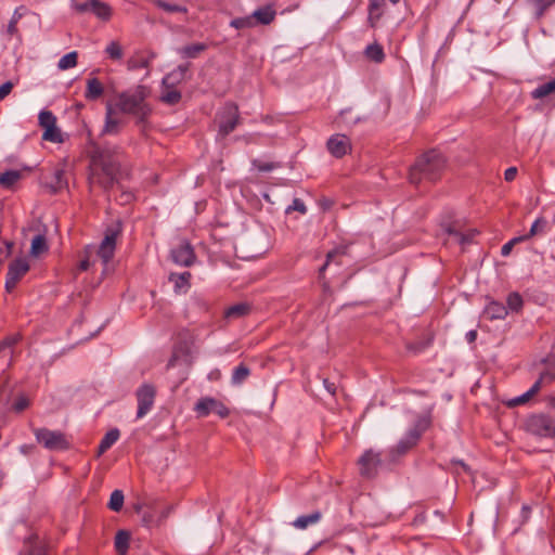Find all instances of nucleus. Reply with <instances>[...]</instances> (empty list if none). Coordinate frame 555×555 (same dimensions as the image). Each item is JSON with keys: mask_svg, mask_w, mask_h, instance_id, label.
Listing matches in <instances>:
<instances>
[{"mask_svg": "<svg viewBox=\"0 0 555 555\" xmlns=\"http://www.w3.org/2000/svg\"><path fill=\"white\" fill-rule=\"evenodd\" d=\"M89 182L107 191L122 175L125 152L120 146L90 143Z\"/></svg>", "mask_w": 555, "mask_h": 555, "instance_id": "1", "label": "nucleus"}, {"mask_svg": "<svg viewBox=\"0 0 555 555\" xmlns=\"http://www.w3.org/2000/svg\"><path fill=\"white\" fill-rule=\"evenodd\" d=\"M149 96V88L138 85L117 93L111 102L118 113L133 116L137 125L144 126L153 112L151 104L146 101Z\"/></svg>", "mask_w": 555, "mask_h": 555, "instance_id": "2", "label": "nucleus"}, {"mask_svg": "<svg viewBox=\"0 0 555 555\" xmlns=\"http://www.w3.org/2000/svg\"><path fill=\"white\" fill-rule=\"evenodd\" d=\"M446 157L437 150H429L422 154L411 166L409 179L412 184H418L423 180L435 182L440 179L446 168Z\"/></svg>", "mask_w": 555, "mask_h": 555, "instance_id": "3", "label": "nucleus"}, {"mask_svg": "<svg viewBox=\"0 0 555 555\" xmlns=\"http://www.w3.org/2000/svg\"><path fill=\"white\" fill-rule=\"evenodd\" d=\"M215 121L218 125V138L224 139L241 124L238 106L233 102H227L217 113Z\"/></svg>", "mask_w": 555, "mask_h": 555, "instance_id": "4", "label": "nucleus"}, {"mask_svg": "<svg viewBox=\"0 0 555 555\" xmlns=\"http://www.w3.org/2000/svg\"><path fill=\"white\" fill-rule=\"evenodd\" d=\"M37 441L50 451H64L70 447L66 435L59 430L38 428L35 430Z\"/></svg>", "mask_w": 555, "mask_h": 555, "instance_id": "5", "label": "nucleus"}, {"mask_svg": "<svg viewBox=\"0 0 555 555\" xmlns=\"http://www.w3.org/2000/svg\"><path fill=\"white\" fill-rule=\"evenodd\" d=\"M526 427L529 433L539 437H555V417L546 414L531 415Z\"/></svg>", "mask_w": 555, "mask_h": 555, "instance_id": "6", "label": "nucleus"}, {"mask_svg": "<svg viewBox=\"0 0 555 555\" xmlns=\"http://www.w3.org/2000/svg\"><path fill=\"white\" fill-rule=\"evenodd\" d=\"M138 401L137 418L145 416L154 405L156 398V388L154 385L145 383L135 391Z\"/></svg>", "mask_w": 555, "mask_h": 555, "instance_id": "7", "label": "nucleus"}, {"mask_svg": "<svg viewBox=\"0 0 555 555\" xmlns=\"http://www.w3.org/2000/svg\"><path fill=\"white\" fill-rule=\"evenodd\" d=\"M194 411L199 417H206L210 413H215L219 417L225 418L230 414V410L223 402L211 397H204L199 399L195 404Z\"/></svg>", "mask_w": 555, "mask_h": 555, "instance_id": "8", "label": "nucleus"}, {"mask_svg": "<svg viewBox=\"0 0 555 555\" xmlns=\"http://www.w3.org/2000/svg\"><path fill=\"white\" fill-rule=\"evenodd\" d=\"M29 263L24 258H16L9 264L7 278H5V289L8 293L14 291L20 281L29 271Z\"/></svg>", "mask_w": 555, "mask_h": 555, "instance_id": "9", "label": "nucleus"}, {"mask_svg": "<svg viewBox=\"0 0 555 555\" xmlns=\"http://www.w3.org/2000/svg\"><path fill=\"white\" fill-rule=\"evenodd\" d=\"M74 8L78 13L90 12L104 22L109 21L113 14L109 4L100 0H88L82 3H76Z\"/></svg>", "mask_w": 555, "mask_h": 555, "instance_id": "10", "label": "nucleus"}, {"mask_svg": "<svg viewBox=\"0 0 555 555\" xmlns=\"http://www.w3.org/2000/svg\"><path fill=\"white\" fill-rule=\"evenodd\" d=\"M382 463L380 454L373 450H366L358 460L359 472L362 477L373 478Z\"/></svg>", "mask_w": 555, "mask_h": 555, "instance_id": "11", "label": "nucleus"}, {"mask_svg": "<svg viewBox=\"0 0 555 555\" xmlns=\"http://www.w3.org/2000/svg\"><path fill=\"white\" fill-rule=\"evenodd\" d=\"M119 229H107L103 241L101 242L98 256L102 259L103 263H108L115 254L116 248V240L119 234Z\"/></svg>", "mask_w": 555, "mask_h": 555, "instance_id": "12", "label": "nucleus"}, {"mask_svg": "<svg viewBox=\"0 0 555 555\" xmlns=\"http://www.w3.org/2000/svg\"><path fill=\"white\" fill-rule=\"evenodd\" d=\"M172 261L178 266L190 267L195 261V253L188 242H181L170 251Z\"/></svg>", "mask_w": 555, "mask_h": 555, "instance_id": "13", "label": "nucleus"}, {"mask_svg": "<svg viewBox=\"0 0 555 555\" xmlns=\"http://www.w3.org/2000/svg\"><path fill=\"white\" fill-rule=\"evenodd\" d=\"M116 114H119L113 106L112 102H107L105 106V122L101 134H118L124 126L122 119L118 118Z\"/></svg>", "mask_w": 555, "mask_h": 555, "instance_id": "14", "label": "nucleus"}, {"mask_svg": "<svg viewBox=\"0 0 555 555\" xmlns=\"http://www.w3.org/2000/svg\"><path fill=\"white\" fill-rule=\"evenodd\" d=\"M328 152L336 158H341L351 151L350 140L345 134H334L326 143Z\"/></svg>", "mask_w": 555, "mask_h": 555, "instance_id": "15", "label": "nucleus"}, {"mask_svg": "<svg viewBox=\"0 0 555 555\" xmlns=\"http://www.w3.org/2000/svg\"><path fill=\"white\" fill-rule=\"evenodd\" d=\"M349 246L348 245H339L335 247L334 249L330 250L326 254V260L324 264L319 269V278H324L325 270L334 263L335 266L339 267L343 264V258L348 255Z\"/></svg>", "mask_w": 555, "mask_h": 555, "instance_id": "16", "label": "nucleus"}, {"mask_svg": "<svg viewBox=\"0 0 555 555\" xmlns=\"http://www.w3.org/2000/svg\"><path fill=\"white\" fill-rule=\"evenodd\" d=\"M156 57V53L153 51H140L135 52L127 62L129 70H137L142 68H149L151 62Z\"/></svg>", "mask_w": 555, "mask_h": 555, "instance_id": "17", "label": "nucleus"}, {"mask_svg": "<svg viewBox=\"0 0 555 555\" xmlns=\"http://www.w3.org/2000/svg\"><path fill=\"white\" fill-rule=\"evenodd\" d=\"M545 379V375L541 374L540 377L534 382V384L530 387L528 391L522 393L521 396L515 397L507 402V405L511 408L518 406L527 403L531 400L542 388V383Z\"/></svg>", "mask_w": 555, "mask_h": 555, "instance_id": "18", "label": "nucleus"}, {"mask_svg": "<svg viewBox=\"0 0 555 555\" xmlns=\"http://www.w3.org/2000/svg\"><path fill=\"white\" fill-rule=\"evenodd\" d=\"M103 83L95 77H89L86 81L85 99L87 101H98L104 94Z\"/></svg>", "mask_w": 555, "mask_h": 555, "instance_id": "19", "label": "nucleus"}, {"mask_svg": "<svg viewBox=\"0 0 555 555\" xmlns=\"http://www.w3.org/2000/svg\"><path fill=\"white\" fill-rule=\"evenodd\" d=\"M276 12L272 8V5H266L257 9L250 16H253V21H255L256 25H269L275 18Z\"/></svg>", "mask_w": 555, "mask_h": 555, "instance_id": "20", "label": "nucleus"}, {"mask_svg": "<svg viewBox=\"0 0 555 555\" xmlns=\"http://www.w3.org/2000/svg\"><path fill=\"white\" fill-rule=\"evenodd\" d=\"M251 311V306L247 302H240L225 309L224 318L228 320L240 319L248 315Z\"/></svg>", "mask_w": 555, "mask_h": 555, "instance_id": "21", "label": "nucleus"}, {"mask_svg": "<svg viewBox=\"0 0 555 555\" xmlns=\"http://www.w3.org/2000/svg\"><path fill=\"white\" fill-rule=\"evenodd\" d=\"M429 421L425 417L418 418L415 425L408 431L405 438L416 444L423 433L428 428Z\"/></svg>", "mask_w": 555, "mask_h": 555, "instance_id": "22", "label": "nucleus"}, {"mask_svg": "<svg viewBox=\"0 0 555 555\" xmlns=\"http://www.w3.org/2000/svg\"><path fill=\"white\" fill-rule=\"evenodd\" d=\"M119 436H120V433L117 428H113V429L108 430L104 435V437L102 438V440L98 447L96 455L101 456L108 449H111V447L118 440Z\"/></svg>", "mask_w": 555, "mask_h": 555, "instance_id": "23", "label": "nucleus"}, {"mask_svg": "<svg viewBox=\"0 0 555 555\" xmlns=\"http://www.w3.org/2000/svg\"><path fill=\"white\" fill-rule=\"evenodd\" d=\"M321 518H322V513L319 511H315L309 515H302V516L297 517L293 521V526L297 529L304 530V529L308 528L309 526L319 522L321 520Z\"/></svg>", "mask_w": 555, "mask_h": 555, "instance_id": "24", "label": "nucleus"}, {"mask_svg": "<svg viewBox=\"0 0 555 555\" xmlns=\"http://www.w3.org/2000/svg\"><path fill=\"white\" fill-rule=\"evenodd\" d=\"M448 233L450 235H452L459 244H461L462 246H465L466 244H469L473 242V240L476 236V234L478 233V231L475 229H469L466 232H462V231L456 230L453 227H449Z\"/></svg>", "mask_w": 555, "mask_h": 555, "instance_id": "25", "label": "nucleus"}, {"mask_svg": "<svg viewBox=\"0 0 555 555\" xmlns=\"http://www.w3.org/2000/svg\"><path fill=\"white\" fill-rule=\"evenodd\" d=\"M485 314L490 320L504 319L507 314V308L498 301H491L485 310Z\"/></svg>", "mask_w": 555, "mask_h": 555, "instance_id": "26", "label": "nucleus"}, {"mask_svg": "<svg viewBox=\"0 0 555 555\" xmlns=\"http://www.w3.org/2000/svg\"><path fill=\"white\" fill-rule=\"evenodd\" d=\"M207 50V44L203 42L188 44L178 50L184 59H196L202 52Z\"/></svg>", "mask_w": 555, "mask_h": 555, "instance_id": "27", "label": "nucleus"}, {"mask_svg": "<svg viewBox=\"0 0 555 555\" xmlns=\"http://www.w3.org/2000/svg\"><path fill=\"white\" fill-rule=\"evenodd\" d=\"M130 533L119 530L115 535V550L118 555H126L129 550Z\"/></svg>", "mask_w": 555, "mask_h": 555, "instance_id": "28", "label": "nucleus"}, {"mask_svg": "<svg viewBox=\"0 0 555 555\" xmlns=\"http://www.w3.org/2000/svg\"><path fill=\"white\" fill-rule=\"evenodd\" d=\"M364 55L367 60L377 64L382 63L385 60L384 49L377 42L369 44L364 50Z\"/></svg>", "mask_w": 555, "mask_h": 555, "instance_id": "29", "label": "nucleus"}, {"mask_svg": "<svg viewBox=\"0 0 555 555\" xmlns=\"http://www.w3.org/2000/svg\"><path fill=\"white\" fill-rule=\"evenodd\" d=\"M67 185L65 179V171L62 168H55L52 173V180L49 182V186L52 193H56Z\"/></svg>", "mask_w": 555, "mask_h": 555, "instance_id": "30", "label": "nucleus"}, {"mask_svg": "<svg viewBox=\"0 0 555 555\" xmlns=\"http://www.w3.org/2000/svg\"><path fill=\"white\" fill-rule=\"evenodd\" d=\"M383 5V0H370L369 2V25L374 28L376 26L377 21L382 17L380 8Z\"/></svg>", "mask_w": 555, "mask_h": 555, "instance_id": "31", "label": "nucleus"}, {"mask_svg": "<svg viewBox=\"0 0 555 555\" xmlns=\"http://www.w3.org/2000/svg\"><path fill=\"white\" fill-rule=\"evenodd\" d=\"M22 175L18 170H8L0 175V185L11 189L21 179Z\"/></svg>", "mask_w": 555, "mask_h": 555, "instance_id": "32", "label": "nucleus"}, {"mask_svg": "<svg viewBox=\"0 0 555 555\" xmlns=\"http://www.w3.org/2000/svg\"><path fill=\"white\" fill-rule=\"evenodd\" d=\"M553 92H555V78L550 80L546 83H543V85H540L539 87H537L531 92V96L534 100H540V99H543V98L550 95Z\"/></svg>", "mask_w": 555, "mask_h": 555, "instance_id": "33", "label": "nucleus"}, {"mask_svg": "<svg viewBox=\"0 0 555 555\" xmlns=\"http://www.w3.org/2000/svg\"><path fill=\"white\" fill-rule=\"evenodd\" d=\"M534 7L537 20H541L547 10L555 4V0H528Z\"/></svg>", "mask_w": 555, "mask_h": 555, "instance_id": "34", "label": "nucleus"}, {"mask_svg": "<svg viewBox=\"0 0 555 555\" xmlns=\"http://www.w3.org/2000/svg\"><path fill=\"white\" fill-rule=\"evenodd\" d=\"M18 555H48L47 550L36 541H29L25 543L23 550Z\"/></svg>", "mask_w": 555, "mask_h": 555, "instance_id": "35", "label": "nucleus"}, {"mask_svg": "<svg viewBox=\"0 0 555 555\" xmlns=\"http://www.w3.org/2000/svg\"><path fill=\"white\" fill-rule=\"evenodd\" d=\"M249 375L250 370L244 363H241L234 369L231 382L233 385H241Z\"/></svg>", "mask_w": 555, "mask_h": 555, "instance_id": "36", "label": "nucleus"}, {"mask_svg": "<svg viewBox=\"0 0 555 555\" xmlns=\"http://www.w3.org/2000/svg\"><path fill=\"white\" fill-rule=\"evenodd\" d=\"M160 100L166 104L176 105L181 100V92L175 89V87L166 88V91L162 93Z\"/></svg>", "mask_w": 555, "mask_h": 555, "instance_id": "37", "label": "nucleus"}, {"mask_svg": "<svg viewBox=\"0 0 555 555\" xmlns=\"http://www.w3.org/2000/svg\"><path fill=\"white\" fill-rule=\"evenodd\" d=\"M78 53L76 51L69 52L62 56L57 63L61 70L73 68L77 65Z\"/></svg>", "mask_w": 555, "mask_h": 555, "instance_id": "38", "label": "nucleus"}, {"mask_svg": "<svg viewBox=\"0 0 555 555\" xmlns=\"http://www.w3.org/2000/svg\"><path fill=\"white\" fill-rule=\"evenodd\" d=\"M546 225H547V221L544 218H538L531 225L529 233H527L525 235H520V236L526 237V241H528L538 234L544 233Z\"/></svg>", "mask_w": 555, "mask_h": 555, "instance_id": "39", "label": "nucleus"}, {"mask_svg": "<svg viewBox=\"0 0 555 555\" xmlns=\"http://www.w3.org/2000/svg\"><path fill=\"white\" fill-rule=\"evenodd\" d=\"M48 249L47 240L43 235L38 234L31 240L30 251L33 255L38 256Z\"/></svg>", "mask_w": 555, "mask_h": 555, "instance_id": "40", "label": "nucleus"}, {"mask_svg": "<svg viewBox=\"0 0 555 555\" xmlns=\"http://www.w3.org/2000/svg\"><path fill=\"white\" fill-rule=\"evenodd\" d=\"M124 493L121 490H114L111 494L109 502H108V508L113 512H119L122 508L124 505Z\"/></svg>", "mask_w": 555, "mask_h": 555, "instance_id": "41", "label": "nucleus"}, {"mask_svg": "<svg viewBox=\"0 0 555 555\" xmlns=\"http://www.w3.org/2000/svg\"><path fill=\"white\" fill-rule=\"evenodd\" d=\"M42 139L46 140V141L54 142V143L63 142L61 131L56 127V125L44 129V132L42 134Z\"/></svg>", "mask_w": 555, "mask_h": 555, "instance_id": "42", "label": "nucleus"}, {"mask_svg": "<svg viewBox=\"0 0 555 555\" xmlns=\"http://www.w3.org/2000/svg\"><path fill=\"white\" fill-rule=\"evenodd\" d=\"M230 26L234 27L235 29H244V28H251L256 26L255 21H253V16H245V17H237L233 18L230 22Z\"/></svg>", "mask_w": 555, "mask_h": 555, "instance_id": "43", "label": "nucleus"}, {"mask_svg": "<svg viewBox=\"0 0 555 555\" xmlns=\"http://www.w3.org/2000/svg\"><path fill=\"white\" fill-rule=\"evenodd\" d=\"M157 7L168 13H186L188 12V9L183 5L162 1V0L157 1Z\"/></svg>", "mask_w": 555, "mask_h": 555, "instance_id": "44", "label": "nucleus"}, {"mask_svg": "<svg viewBox=\"0 0 555 555\" xmlns=\"http://www.w3.org/2000/svg\"><path fill=\"white\" fill-rule=\"evenodd\" d=\"M184 80L183 76L173 69L163 78V86L165 88H172Z\"/></svg>", "mask_w": 555, "mask_h": 555, "instance_id": "45", "label": "nucleus"}, {"mask_svg": "<svg viewBox=\"0 0 555 555\" xmlns=\"http://www.w3.org/2000/svg\"><path fill=\"white\" fill-rule=\"evenodd\" d=\"M251 164H253L254 168H256L257 170H259L261 172H270V171L281 167L280 163L263 162L260 159H254L251 162Z\"/></svg>", "mask_w": 555, "mask_h": 555, "instance_id": "46", "label": "nucleus"}, {"mask_svg": "<svg viewBox=\"0 0 555 555\" xmlns=\"http://www.w3.org/2000/svg\"><path fill=\"white\" fill-rule=\"evenodd\" d=\"M39 125L43 129L56 125V118L50 111H41L39 113Z\"/></svg>", "mask_w": 555, "mask_h": 555, "instance_id": "47", "label": "nucleus"}, {"mask_svg": "<svg viewBox=\"0 0 555 555\" xmlns=\"http://www.w3.org/2000/svg\"><path fill=\"white\" fill-rule=\"evenodd\" d=\"M22 338L23 336L21 333H15L4 337L1 343L9 353H13V348L22 340Z\"/></svg>", "mask_w": 555, "mask_h": 555, "instance_id": "48", "label": "nucleus"}, {"mask_svg": "<svg viewBox=\"0 0 555 555\" xmlns=\"http://www.w3.org/2000/svg\"><path fill=\"white\" fill-rule=\"evenodd\" d=\"M506 302H507L508 309H511L512 311H515V312H518L522 308V305H524L522 298L518 293H511L507 296Z\"/></svg>", "mask_w": 555, "mask_h": 555, "instance_id": "49", "label": "nucleus"}, {"mask_svg": "<svg viewBox=\"0 0 555 555\" xmlns=\"http://www.w3.org/2000/svg\"><path fill=\"white\" fill-rule=\"evenodd\" d=\"M105 52L112 60H120L122 57V49L117 41H111L107 44Z\"/></svg>", "mask_w": 555, "mask_h": 555, "instance_id": "50", "label": "nucleus"}, {"mask_svg": "<svg viewBox=\"0 0 555 555\" xmlns=\"http://www.w3.org/2000/svg\"><path fill=\"white\" fill-rule=\"evenodd\" d=\"M190 279H191L190 272H183L180 274H171L170 275V281H173L176 284V287H178V288L189 285Z\"/></svg>", "mask_w": 555, "mask_h": 555, "instance_id": "51", "label": "nucleus"}, {"mask_svg": "<svg viewBox=\"0 0 555 555\" xmlns=\"http://www.w3.org/2000/svg\"><path fill=\"white\" fill-rule=\"evenodd\" d=\"M29 399L25 395H21L16 398L12 405V410L16 413L25 411L29 406Z\"/></svg>", "mask_w": 555, "mask_h": 555, "instance_id": "52", "label": "nucleus"}, {"mask_svg": "<svg viewBox=\"0 0 555 555\" xmlns=\"http://www.w3.org/2000/svg\"><path fill=\"white\" fill-rule=\"evenodd\" d=\"M526 241V237H521V236H517V237H514L512 240H509L507 243H505L502 248H501V255L503 257H507L512 250H513V247L520 243V242H525Z\"/></svg>", "mask_w": 555, "mask_h": 555, "instance_id": "53", "label": "nucleus"}, {"mask_svg": "<svg viewBox=\"0 0 555 555\" xmlns=\"http://www.w3.org/2000/svg\"><path fill=\"white\" fill-rule=\"evenodd\" d=\"M292 211H298L301 215H305L307 212V207L300 198H294L293 204L285 210L286 214H291Z\"/></svg>", "mask_w": 555, "mask_h": 555, "instance_id": "54", "label": "nucleus"}, {"mask_svg": "<svg viewBox=\"0 0 555 555\" xmlns=\"http://www.w3.org/2000/svg\"><path fill=\"white\" fill-rule=\"evenodd\" d=\"M415 444L412 443L409 439L405 437L399 441V443L396 446V452L398 454H404L409 450H411Z\"/></svg>", "mask_w": 555, "mask_h": 555, "instance_id": "55", "label": "nucleus"}, {"mask_svg": "<svg viewBox=\"0 0 555 555\" xmlns=\"http://www.w3.org/2000/svg\"><path fill=\"white\" fill-rule=\"evenodd\" d=\"M12 89H13V83L11 81H7L3 85H1L0 86V101L10 94Z\"/></svg>", "mask_w": 555, "mask_h": 555, "instance_id": "56", "label": "nucleus"}, {"mask_svg": "<svg viewBox=\"0 0 555 555\" xmlns=\"http://www.w3.org/2000/svg\"><path fill=\"white\" fill-rule=\"evenodd\" d=\"M517 176V168L516 167H509L504 172V179L508 182L513 181Z\"/></svg>", "mask_w": 555, "mask_h": 555, "instance_id": "57", "label": "nucleus"}, {"mask_svg": "<svg viewBox=\"0 0 555 555\" xmlns=\"http://www.w3.org/2000/svg\"><path fill=\"white\" fill-rule=\"evenodd\" d=\"M16 25H17V20H11L10 21V23L8 25V29H7V31H8V34L10 36H14V35L17 34L18 30H17V26Z\"/></svg>", "mask_w": 555, "mask_h": 555, "instance_id": "58", "label": "nucleus"}, {"mask_svg": "<svg viewBox=\"0 0 555 555\" xmlns=\"http://www.w3.org/2000/svg\"><path fill=\"white\" fill-rule=\"evenodd\" d=\"M323 384H324V387L326 388V390L331 393V395H335L336 393V390H337V387L335 385V383L333 382H330L328 379H324L323 380Z\"/></svg>", "mask_w": 555, "mask_h": 555, "instance_id": "59", "label": "nucleus"}, {"mask_svg": "<svg viewBox=\"0 0 555 555\" xmlns=\"http://www.w3.org/2000/svg\"><path fill=\"white\" fill-rule=\"evenodd\" d=\"M189 68H190V64L186 63V64H181L179 65L177 68H176V72H178L179 74H181V76H183V78H185V75L186 73L189 72Z\"/></svg>", "mask_w": 555, "mask_h": 555, "instance_id": "60", "label": "nucleus"}, {"mask_svg": "<svg viewBox=\"0 0 555 555\" xmlns=\"http://www.w3.org/2000/svg\"><path fill=\"white\" fill-rule=\"evenodd\" d=\"M477 338V332L476 331H469L466 333V340L472 344L476 340Z\"/></svg>", "mask_w": 555, "mask_h": 555, "instance_id": "61", "label": "nucleus"}, {"mask_svg": "<svg viewBox=\"0 0 555 555\" xmlns=\"http://www.w3.org/2000/svg\"><path fill=\"white\" fill-rule=\"evenodd\" d=\"M426 346L427 345H418V344L417 345H413V344H411V345L408 346V348L410 350H413L414 352H420V351L424 350L426 348Z\"/></svg>", "mask_w": 555, "mask_h": 555, "instance_id": "62", "label": "nucleus"}, {"mask_svg": "<svg viewBox=\"0 0 555 555\" xmlns=\"http://www.w3.org/2000/svg\"><path fill=\"white\" fill-rule=\"evenodd\" d=\"M79 269L81 271H86L89 269V260L88 259H83L79 262Z\"/></svg>", "mask_w": 555, "mask_h": 555, "instance_id": "63", "label": "nucleus"}, {"mask_svg": "<svg viewBox=\"0 0 555 555\" xmlns=\"http://www.w3.org/2000/svg\"><path fill=\"white\" fill-rule=\"evenodd\" d=\"M545 375V378H548L550 380H554L555 379V370H548L546 372L543 373Z\"/></svg>", "mask_w": 555, "mask_h": 555, "instance_id": "64", "label": "nucleus"}]
</instances>
